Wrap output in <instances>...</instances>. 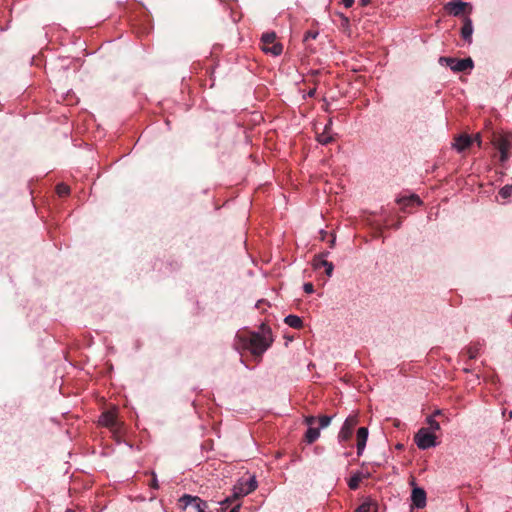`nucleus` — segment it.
I'll return each instance as SVG.
<instances>
[{
    "mask_svg": "<svg viewBox=\"0 0 512 512\" xmlns=\"http://www.w3.org/2000/svg\"><path fill=\"white\" fill-rule=\"evenodd\" d=\"M261 329L262 333L252 332L248 337H242L244 348L249 349L255 357H261L273 341L271 329L265 324L261 325Z\"/></svg>",
    "mask_w": 512,
    "mask_h": 512,
    "instance_id": "obj_1",
    "label": "nucleus"
},
{
    "mask_svg": "<svg viewBox=\"0 0 512 512\" xmlns=\"http://www.w3.org/2000/svg\"><path fill=\"white\" fill-rule=\"evenodd\" d=\"M257 486L258 484L255 476H250L248 479L241 478L233 488V498L240 499L255 491Z\"/></svg>",
    "mask_w": 512,
    "mask_h": 512,
    "instance_id": "obj_2",
    "label": "nucleus"
},
{
    "mask_svg": "<svg viewBox=\"0 0 512 512\" xmlns=\"http://www.w3.org/2000/svg\"><path fill=\"white\" fill-rule=\"evenodd\" d=\"M440 64H445L453 72H464L467 70H471L474 67L473 60L468 57L465 59H456L452 57H440L439 59Z\"/></svg>",
    "mask_w": 512,
    "mask_h": 512,
    "instance_id": "obj_3",
    "label": "nucleus"
},
{
    "mask_svg": "<svg viewBox=\"0 0 512 512\" xmlns=\"http://www.w3.org/2000/svg\"><path fill=\"white\" fill-rule=\"evenodd\" d=\"M276 38L275 32H266L262 35V50L265 53H271L274 56H278L282 53L283 46L276 41Z\"/></svg>",
    "mask_w": 512,
    "mask_h": 512,
    "instance_id": "obj_4",
    "label": "nucleus"
},
{
    "mask_svg": "<svg viewBox=\"0 0 512 512\" xmlns=\"http://www.w3.org/2000/svg\"><path fill=\"white\" fill-rule=\"evenodd\" d=\"M414 441L419 449L425 450L437 445L436 436L428 428H421L415 434Z\"/></svg>",
    "mask_w": 512,
    "mask_h": 512,
    "instance_id": "obj_5",
    "label": "nucleus"
},
{
    "mask_svg": "<svg viewBox=\"0 0 512 512\" xmlns=\"http://www.w3.org/2000/svg\"><path fill=\"white\" fill-rule=\"evenodd\" d=\"M359 422L358 415H350L346 418L338 433V441L340 443L349 441L353 435L354 428L357 426Z\"/></svg>",
    "mask_w": 512,
    "mask_h": 512,
    "instance_id": "obj_6",
    "label": "nucleus"
},
{
    "mask_svg": "<svg viewBox=\"0 0 512 512\" xmlns=\"http://www.w3.org/2000/svg\"><path fill=\"white\" fill-rule=\"evenodd\" d=\"M444 9L447 13L453 16H461L466 13H471L472 6L469 3L460 0H452L445 4Z\"/></svg>",
    "mask_w": 512,
    "mask_h": 512,
    "instance_id": "obj_7",
    "label": "nucleus"
},
{
    "mask_svg": "<svg viewBox=\"0 0 512 512\" xmlns=\"http://www.w3.org/2000/svg\"><path fill=\"white\" fill-rule=\"evenodd\" d=\"M179 502L183 504L184 508H186L189 505H192L197 512H203V510H206L208 508L207 502L203 501L197 496H191V495H183Z\"/></svg>",
    "mask_w": 512,
    "mask_h": 512,
    "instance_id": "obj_8",
    "label": "nucleus"
},
{
    "mask_svg": "<svg viewBox=\"0 0 512 512\" xmlns=\"http://www.w3.org/2000/svg\"><path fill=\"white\" fill-rule=\"evenodd\" d=\"M399 205L401 206V209L405 212H410L409 208H413L416 206H420L422 204L421 199L419 196L412 194L409 196H403L398 200Z\"/></svg>",
    "mask_w": 512,
    "mask_h": 512,
    "instance_id": "obj_9",
    "label": "nucleus"
},
{
    "mask_svg": "<svg viewBox=\"0 0 512 512\" xmlns=\"http://www.w3.org/2000/svg\"><path fill=\"white\" fill-rule=\"evenodd\" d=\"M99 423L110 429H116L118 427L117 415L114 411H105L99 418Z\"/></svg>",
    "mask_w": 512,
    "mask_h": 512,
    "instance_id": "obj_10",
    "label": "nucleus"
},
{
    "mask_svg": "<svg viewBox=\"0 0 512 512\" xmlns=\"http://www.w3.org/2000/svg\"><path fill=\"white\" fill-rule=\"evenodd\" d=\"M493 145L500 152V160L502 162L506 161V159L508 158L507 151H508L509 145H510L509 141L502 136H497V137H494V139H493Z\"/></svg>",
    "mask_w": 512,
    "mask_h": 512,
    "instance_id": "obj_11",
    "label": "nucleus"
},
{
    "mask_svg": "<svg viewBox=\"0 0 512 512\" xmlns=\"http://www.w3.org/2000/svg\"><path fill=\"white\" fill-rule=\"evenodd\" d=\"M411 500L415 507L423 508L426 505L425 490L419 487H414L411 494Z\"/></svg>",
    "mask_w": 512,
    "mask_h": 512,
    "instance_id": "obj_12",
    "label": "nucleus"
},
{
    "mask_svg": "<svg viewBox=\"0 0 512 512\" xmlns=\"http://www.w3.org/2000/svg\"><path fill=\"white\" fill-rule=\"evenodd\" d=\"M472 34H473V25H472V20L465 16L463 18V26L461 28V37L471 43L472 41Z\"/></svg>",
    "mask_w": 512,
    "mask_h": 512,
    "instance_id": "obj_13",
    "label": "nucleus"
},
{
    "mask_svg": "<svg viewBox=\"0 0 512 512\" xmlns=\"http://www.w3.org/2000/svg\"><path fill=\"white\" fill-rule=\"evenodd\" d=\"M368 438V429L360 427L357 431V454L360 456L365 449Z\"/></svg>",
    "mask_w": 512,
    "mask_h": 512,
    "instance_id": "obj_14",
    "label": "nucleus"
},
{
    "mask_svg": "<svg viewBox=\"0 0 512 512\" xmlns=\"http://www.w3.org/2000/svg\"><path fill=\"white\" fill-rule=\"evenodd\" d=\"M473 143V139L468 135H460L455 139L454 147L462 152L465 149L469 148Z\"/></svg>",
    "mask_w": 512,
    "mask_h": 512,
    "instance_id": "obj_15",
    "label": "nucleus"
},
{
    "mask_svg": "<svg viewBox=\"0 0 512 512\" xmlns=\"http://www.w3.org/2000/svg\"><path fill=\"white\" fill-rule=\"evenodd\" d=\"M377 508L376 501L368 498L354 512H377Z\"/></svg>",
    "mask_w": 512,
    "mask_h": 512,
    "instance_id": "obj_16",
    "label": "nucleus"
},
{
    "mask_svg": "<svg viewBox=\"0 0 512 512\" xmlns=\"http://www.w3.org/2000/svg\"><path fill=\"white\" fill-rule=\"evenodd\" d=\"M284 322L294 328V329H301L303 327V321L302 319L297 316V315H288L285 319H284Z\"/></svg>",
    "mask_w": 512,
    "mask_h": 512,
    "instance_id": "obj_17",
    "label": "nucleus"
},
{
    "mask_svg": "<svg viewBox=\"0 0 512 512\" xmlns=\"http://www.w3.org/2000/svg\"><path fill=\"white\" fill-rule=\"evenodd\" d=\"M330 125L331 121L329 122L328 125L325 126L324 131L317 135V141L323 145H327L333 141V137L328 133Z\"/></svg>",
    "mask_w": 512,
    "mask_h": 512,
    "instance_id": "obj_18",
    "label": "nucleus"
},
{
    "mask_svg": "<svg viewBox=\"0 0 512 512\" xmlns=\"http://www.w3.org/2000/svg\"><path fill=\"white\" fill-rule=\"evenodd\" d=\"M320 436L319 428L309 427L305 433V440L307 443H314Z\"/></svg>",
    "mask_w": 512,
    "mask_h": 512,
    "instance_id": "obj_19",
    "label": "nucleus"
},
{
    "mask_svg": "<svg viewBox=\"0 0 512 512\" xmlns=\"http://www.w3.org/2000/svg\"><path fill=\"white\" fill-rule=\"evenodd\" d=\"M328 255V252L321 253L319 255H316L313 259V265L315 269H320L321 267H324L326 263L328 262L325 260V257Z\"/></svg>",
    "mask_w": 512,
    "mask_h": 512,
    "instance_id": "obj_20",
    "label": "nucleus"
},
{
    "mask_svg": "<svg viewBox=\"0 0 512 512\" xmlns=\"http://www.w3.org/2000/svg\"><path fill=\"white\" fill-rule=\"evenodd\" d=\"M56 192L60 197H65L70 193V187L64 183H59L56 186Z\"/></svg>",
    "mask_w": 512,
    "mask_h": 512,
    "instance_id": "obj_21",
    "label": "nucleus"
},
{
    "mask_svg": "<svg viewBox=\"0 0 512 512\" xmlns=\"http://www.w3.org/2000/svg\"><path fill=\"white\" fill-rule=\"evenodd\" d=\"M360 481L361 476L359 474L352 476L348 482L349 488L352 490H356L359 487Z\"/></svg>",
    "mask_w": 512,
    "mask_h": 512,
    "instance_id": "obj_22",
    "label": "nucleus"
},
{
    "mask_svg": "<svg viewBox=\"0 0 512 512\" xmlns=\"http://www.w3.org/2000/svg\"><path fill=\"white\" fill-rule=\"evenodd\" d=\"M427 424L429 425L428 429H431L432 431L440 430V423L436 421L433 416L427 418Z\"/></svg>",
    "mask_w": 512,
    "mask_h": 512,
    "instance_id": "obj_23",
    "label": "nucleus"
},
{
    "mask_svg": "<svg viewBox=\"0 0 512 512\" xmlns=\"http://www.w3.org/2000/svg\"><path fill=\"white\" fill-rule=\"evenodd\" d=\"M511 194H512V185H505L499 191V195L504 199H507L508 197H510Z\"/></svg>",
    "mask_w": 512,
    "mask_h": 512,
    "instance_id": "obj_24",
    "label": "nucleus"
},
{
    "mask_svg": "<svg viewBox=\"0 0 512 512\" xmlns=\"http://www.w3.org/2000/svg\"><path fill=\"white\" fill-rule=\"evenodd\" d=\"M331 420H332V417L330 416H321L319 417V426L320 428H326L330 425L331 423Z\"/></svg>",
    "mask_w": 512,
    "mask_h": 512,
    "instance_id": "obj_25",
    "label": "nucleus"
},
{
    "mask_svg": "<svg viewBox=\"0 0 512 512\" xmlns=\"http://www.w3.org/2000/svg\"><path fill=\"white\" fill-rule=\"evenodd\" d=\"M467 353H468V356L470 359H474L478 356V353H479V347L477 346H470L468 349H467Z\"/></svg>",
    "mask_w": 512,
    "mask_h": 512,
    "instance_id": "obj_26",
    "label": "nucleus"
},
{
    "mask_svg": "<svg viewBox=\"0 0 512 512\" xmlns=\"http://www.w3.org/2000/svg\"><path fill=\"white\" fill-rule=\"evenodd\" d=\"M233 495L231 497H227L224 501H222L221 504V511L226 510L229 505L234 501Z\"/></svg>",
    "mask_w": 512,
    "mask_h": 512,
    "instance_id": "obj_27",
    "label": "nucleus"
},
{
    "mask_svg": "<svg viewBox=\"0 0 512 512\" xmlns=\"http://www.w3.org/2000/svg\"><path fill=\"white\" fill-rule=\"evenodd\" d=\"M233 495L231 497H227L224 501H222L221 504V511L226 510L229 505L234 501Z\"/></svg>",
    "mask_w": 512,
    "mask_h": 512,
    "instance_id": "obj_28",
    "label": "nucleus"
},
{
    "mask_svg": "<svg viewBox=\"0 0 512 512\" xmlns=\"http://www.w3.org/2000/svg\"><path fill=\"white\" fill-rule=\"evenodd\" d=\"M326 268L325 272L328 277H330L333 273L334 265L332 262H327L324 266Z\"/></svg>",
    "mask_w": 512,
    "mask_h": 512,
    "instance_id": "obj_29",
    "label": "nucleus"
},
{
    "mask_svg": "<svg viewBox=\"0 0 512 512\" xmlns=\"http://www.w3.org/2000/svg\"><path fill=\"white\" fill-rule=\"evenodd\" d=\"M305 424L308 425L309 427H313V425L315 424L316 422V417L314 416H307L304 420Z\"/></svg>",
    "mask_w": 512,
    "mask_h": 512,
    "instance_id": "obj_30",
    "label": "nucleus"
},
{
    "mask_svg": "<svg viewBox=\"0 0 512 512\" xmlns=\"http://www.w3.org/2000/svg\"><path fill=\"white\" fill-rule=\"evenodd\" d=\"M152 480L150 482V487L153 488V489H158L159 488V484H158V481H157V477H156V474L154 472H152Z\"/></svg>",
    "mask_w": 512,
    "mask_h": 512,
    "instance_id": "obj_31",
    "label": "nucleus"
},
{
    "mask_svg": "<svg viewBox=\"0 0 512 512\" xmlns=\"http://www.w3.org/2000/svg\"><path fill=\"white\" fill-rule=\"evenodd\" d=\"M304 291L306 293H312L314 291V286L312 283H305L304 284Z\"/></svg>",
    "mask_w": 512,
    "mask_h": 512,
    "instance_id": "obj_32",
    "label": "nucleus"
},
{
    "mask_svg": "<svg viewBox=\"0 0 512 512\" xmlns=\"http://www.w3.org/2000/svg\"><path fill=\"white\" fill-rule=\"evenodd\" d=\"M318 33L317 32H312V31H308L306 34H305V39H308V38H312V39H315L317 37Z\"/></svg>",
    "mask_w": 512,
    "mask_h": 512,
    "instance_id": "obj_33",
    "label": "nucleus"
},
{
    "mask_svg": "<svg viewBox=\"0 0 512 512\" xmlns=\"http://www.w3.org/2000/svg\"><path fill=\"white\" fill-rule=\"evenodd\" d=\"M342 3L346 8H350L354 4V0H342Z\"/></svg>",
    "mask_w": 512,
    "mask_h": 512,
    "instance_id": "obj_34",
    "label": "nucleus"
},
{
    "mask_svg": "<svg viewBox=\"0 0 512 512\" xmlns=\"http://www.w3.org/2000/svg\"><path fill=\"white\" fill-rule=\"evenodd\" d=\"M264 305H266L265 300H259L256 304L258 309H262Z\"/></svg>",
    "mask_w": 512,
    "mask_h": 512,
    "instance_id": "obj_35",
    "label": "nucleus"
},
{
    "mask_svg": "<svg viewBox=\"0 0 512 512\" xmlns=\"http://www.w3.org/2000/svg\"><path fill=\"white\" fill-rule=\"evenodd\" d=\"M473 141H476L478 143V145L480 146L481 145V136L479 134H476Z\"/></svg>",
    "mask_w": 512,
    "mask_h": 512,
    "instance_id": "obj_36",
    "label": "nucleus"
},
{
    "mask_svg": "<svg viewBox=\"0 0 512 512\" xmlns=\"http://www.w3.org/2000/svg\"><path fill=\"white\" fill-rule=\"evenodd\" d=\"M371 0H360V5L361 6H367L368 4H370Z\"/></svg>",
    "mask_w": 512,
    "mask_h": 512,
    "instance_id": "obj_37",
    "label": "nucleus"
},
{
    "mask_svg": "<svg viewBox=\"0 0 512 512\" xmlns=\"http://www.w3.org/2000/svg\"><path fill=\"white\" fill-rule=\"evenodd\" d=\"M315 93H316V89H315V88H313V89L309 90V92H308V96H309V97H314V96H315Z\"/></svg>",
    "mask_w": 512,
    "mask_h": 512,
    "instance_id": "obj_38",
    "label": "nucleus"
},
{
    "mask_svg": "<svg viewBox=\"0 0 512 512\" xmlns=\"http://www.w3.org/2000/svg\"><path fill=\"white\" fill-rule=\"evenodd\" d=\"M239 509H240V504H237L229 512H239Z\"/></svg>",
    "mask_w": 512,
    "mask_h": 512,
    "instance_id": "obj_39",
    "label": "nucleus"
},
{
    "mask_svg": "<svg viewBox=\"0 0 512 512\" xmlns=\"http://www.w3.org/2000/svg\"><path fill=\"white\" fill-rule=\"evenodd\" d=\"M341 18H342L343 23H344L345 25H348V24H349V19H348L347 17H345L344 15H341Z\"/></svg>",
    "mask_w": 512,
    "mask_h": 512,
    "instance_id": "obj_40",
    "label": "nucleus"
},
{
    "mask_svg": "<svg viewBox=\"0 0 512 512\" xmlns=\"http://www.w3.org/2000/svg\"><path fill=\"white\" fill-rule=\"evenodd\" d=\"M438 415H442L441 410H436V411H435V413H434V415H433V417H434V416H438Z\"/></svg>",
    "mask_w": 512,
    "mask_h": 512,
    "instance_id": "obj_41",
    "label": "nucleus"
},
{
    "mask_svg": "<svg viewBox=\"0 0 512 512\" xmlns=\"http://www.w3.org/2000/svg\"><path fill=\"white\" fill-rule=\"evenodd\" d=\"M65 512H75V511L72 509H67Z\"/></svg>",
    "mask_w": 512,
    "mask_h": 512,
    "instance_id": "obj_42",
    "label": "nucleus"
},
{
    "mask_svg": "<svg viewBox=\"0 0 512 512\" xmlns=\"http://www.w3.org/2000/svg\"><path fill=\"white\" fill-rule=\"evenodd\" d=\"M509 417L512 418V411L509 413Z\"/></svg>",
    "mask_w": 512,
    "mask_h": 512,
    "instance_id": "obj_43",
    "label": "nucleus"
},
{
    "mask_svg": "<svg viewBox=\"0 0 512 512\" xmlns=\"http://www.w3.org/2000/svg\"><path fill=\"white\" fill-rule=\"evenodd\" d=\"M203 512H206L205 510H203Z\"/></svg>",
    "mask_w": 512,
    "mask_h": 512,
    "instance_id": "obj_44",
    "label": "nucleus"
}]
</instances>
